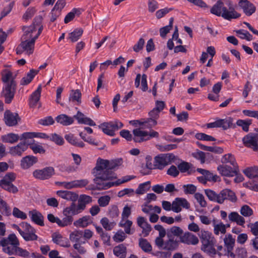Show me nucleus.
I'll list each match as a JSON object with an SVG mask.
<instances>
[{
	"mask_svg": "<svg viewBox=\"0 0 258 258\" xmlns=\"http://www.w3.org/2000/svg\"><path fill=\"white\" fill-rule=\"evenodd\" d=\"M214 228L213 232L216 235H219L220 234H225L226 232V225H225L221 221H218L214 220L212 222Z\"/></svg>",
	"mask_w": 258,
	"mask_h": 258,
	"instance_id": "a878e982",
	"label": "nucleus"
},
{
	"mask_svg": "<svg viewBox=\"0 0 258 258\" xmlns=\"http://www.w3.org/2000/svg\"><path fill=\"white\" fill-rule=\"evenodd\" d=\"M38 73V71L33 69L31 70L30 72L27 74V75L22 79L20 82V85L25 86L29 84Z\"/></svg>",
	"mask_w": 258,
	"mask_h": 258,
	"instance_id": "e433bc0d",
	"label": "nucleus"
},
{
	"mask_svg": "<svg viewBox=\"0 0 258 258\" xmlns=\"http://www.w3.org/2000/svg\"><path fill=\"white\" fill-rule=\"evenodd\" d=\"M16 174L14 172L7 173L3 178L0 180V187L4 189L13 194L18 191V188L13 184V182L16 179Z\"/></svg>",
	"mask_w": 258,
	"mask_h": 258,
	"instance_id": "423d86ee",
	"label": "nucleus"
},
{
	"mask_svg": "<svg viewBox=\"0 0 258 258\" xmlns=\"http://www.w3.org/2000/svg\"><path fill=\"white\" fill-rule=\"evenodd\" d=\"M56 194L62 199L73 202L76 201L78 198L76 193L68 190H58Z\"/></svg>",
	"mask_w": 258,
	"mask_h": 258,
	"instance_id": "cd10ccee",
	"label": "nucleus"
},
{
	"mask_svg": "<svg viewBox=\"0 0 258 258\" xmlns=\"http://www.w3.org/2000/svg\"><path fill=\"white\" fill-rule=\"evenodd\" d=\"M126 247L123 244L115 246L113 249V254L118 258H126Z\"/></svg>",
	"mask_w": 258,
	"mask_h": 258,
	"instance_id": "2f4dec72",
	"label": "nucleus"
},
{
	"mask_svg": "<svg viewBox=\"0 0 258 258\" xmlns=\"http://www.w3.org/2000/svg\"><path fill=\"white\" fill-rule=\"evenodd\" d=\"M243 173L250 178H258V166L247 168L243 171Z\"/></svg>",
	"mask_w": 258,
	"mask_h": 258,
	"instance_id": "79ce46f5",
	"label": "nucleus"
},
{
	"mask_svg": "<svg viewBox=\"0 0 258 258\" xmlns=\"http://www.w3.org/2000/svg\"><path fill=\"white\" fill-rule=\"evenodd\" d=\"M52 241L54 243L61 246L69 247L70 244L68 240L63 238L59 233H54L52 235Z\"/></svg>",
	"mask_w": 258,
	"mask_h": 258,
	"instance_id": "5701e85b",
	"label": "nucleus"
},
{
	"mask_svg": "<svg viewBox=\"0 0 258 258\" xmlns=\"http://www.w3.org/2000/svg\"><path fill=\"white\" fill-rule=\"evenodd\" d=\"M38 162V158L32 155H28L23 157L20 161V166L23 170L30 168Z\"/></svg>",
	"mask_w": 258,
	"mask_h": 258,
	"instance_id": "2eb2a0df",
	"label": "nucleus"
},
{
	"mask_svg": "<svg viewBox=\"0 0 258 258\" xmlns=\"http://www.w3.org/2000/svg\"><path fill=\"white\" fill-rule=\"evenodd\" d=\"M36 10L34 7L29 8L25 12L22 17L23 20L25 21H27L28 20L31 19L35 14Z\"/></svg>",
	"mask_w": 258,
	"mask_h": 258,
	"instance_id": "0e129e2a",
	"label": "nucleus"
},
{
	"mask_svg": "<svg viewBox=\"0 0 258 258\" xmlns=\"http://www.w3.org/2000/svg\"><path fill=\"white\" fill-rule=\"evenodd\" d=\"M80 213V211H77V206L74 203L68 207H67L63 210V214L64 215L71 216L77 215Z\"/></svg>",
	"mask_w": 258,
	"mask_h": 258,
	"instance_id": "49530a36",
	"label": "nucleus"
},
{
	"mask_svg": "<svg viewBox=\"0 0 258 258\" xmlns=\"http://www.w3.org/2000/svg\"><path fill=\"white\" fill-rule=\"evenodd\" d=\"M110 201V197L106 195L100 197L98 200V204L101 207H105L108 205Z\"/></svg>",
	"mask_w": 258,
	"mask_h": 258,
	"instance_id": "69168bd1",
	"label": "nucleus"
},
{
	"mask_svg": "<svg viewBox=\"0 0 258 258\" xmlns=\"http://www.w3.org/2000/svg\"><path fill=\"white\" fill-rule=\"evenodd\" d=\"M178 169L181 173L187 172L188 174H191L196 171L195 168L191 163L185 161H182L178 165Z\"/></svg>",
	"mask_w": 258,
	"mask_h": 258,
	"instance_id": "bb28decb",
	"label": "nucleus"
},
{
	"mask_svg": "<svg viewBox=\"0 0 258 258\" xmlns=\"http://www.w3.org/2000/svg\"><path fill=\"white\" fill-rule=\"evenodd\" d=\"M15 251L16 253L15 255H18L23 258H29L30 257V253L28 251L19 247V246L17 247Z\"/></svg>",
	"mask_w": 258,
	"mask_h": 258,
	"instance_id": "680f3d73",
	"label": "nucleus"
},
{
	"mask_svg": "<svg viewBox=\"0 0 258 258\" xmlns=\"http://www.w3.org/2000/svg\"><path fill=\"white\" fill-rule=\"evenodd\" d=\"M100 223L102 224L103 228L105 229L106 230H112L115 225V222H109V220L106 217H104L102 218L100 220Z\"/></svg>",
	"mask_w": 258,
	"mask_h": 258,
	"instance_id": "864d4df0",
	"label": "nucleus"
},
{
	"mask_svg": "<svg viewBox=\"0 0 258 258\" xmlns=\"http://www.w3.org/2000/svg\"><path fill=\"white\" fill-rule=\"evenodd\" d=\"M123 123L119 121L115 120L108 122H103L98 126L102 132L110 136H114L115 132L123 126Z\"/></svg>",
	"mask_w": 258,
	"mask_h": 258,
	"instance_id": "6e6552de",
	"label": "nucleus"
},
{
	"mask_svg": "<svg viewBox=\"0 0 258 258\" xmlns=\"http://www.w3.org/2000/svg\"><path fill=\"white\" fill-rule=\"evenodd\" d=\"M83 31L81 28H78L74 30L71 33H69V39L72 42L77 41L83 34Z\"/></svg>",
	"mask_w": 258,
	"mask_h": 258,
	"instance_id": "c03bdc74",
	"label": "nucleus"
},
{
	"mask_svg": "<svg viewBox=\"0 0 258 258\" xmlns=\"http://www.w3.org/2000/svg\"><path fill=\"white\" fill-rule=\"evenodd\" d=\"M38 122L40 124L48 126L53 124L54 122V120L51 116H48L39 119Z\"/></svg>",
	"mask_w": 258,
	"mask_h": 258,
	"instance_id": "338daca9",
	"label": "nucleus"
},
{
	"mask_svg": "<svg viewBox=\"0 0 258 258\" xmlns=\"http://www.w3.org/2000/svg\"><path fill=\"white\" fill-rule=\"evenodd\" d=\"M18 119H20V118L17 113H13L8 110L5 111L4 120L7 125L13 126L17 125Z\"/></svg>",
	"mask_w": 258,
	"mask_h": 258,
	"instance_id": "dca6fc26",
	"label": "nucleus"
},
{
	"mask_svg": "<svg viewBox=\"0 0 258 258\" xmlns=\"http://www.w3.org/2000/svg\"><path fill=\"white\" fill-rule=\"evenodd\" d=\"M56 120L58 123H59L64 126H68L72 124L74 121L73 117L69 116L64 114L58 115L56 117Z\"/></svg>",
	"mask_w": 258,
	"mask_h": 258,
	"instance_id": "473e14b6",
	"label": "nucleus"
},
{
	"mask_svg": "<svg viewBox=\"0 0 258 258\" xmlns=\"http://www.w3.org/2000/svg\"><path fill=\"white\" fill-rule=\"evenodd\" d=\"M20 136L18 134L9 133L2 137V141L5 143L13 144L20 139Z\"/></svg>",
	"mask_w": 258,
	"mask_h": 258,
	"instance_id": "a19ab883",
	"label": "nucleus"
},
{
	"mask_svg": "<svg viewBox=\"0 0 258 258\" xmlns=\"http://www.w3.org/2000/svg\"><path fill=\"white\" fill-rule=\"evenodd\" d=\"M172 211L179 213L182 210V208L188 209L190 204L186 199L182 198H176L172 203Z\"/></svg>",
	"mask_w": 258,
	"mask_h": 258,
	"instance_id": "ddd939ff",
	"label": "nucleus"
},
{
	"mask_svg": "<svg viewBox=\"0 0 258 258\" xmlns=\"http://www.w3.org/2000/svg\"><path fill=\"white\" fill-rule=\"evenodd\" d=\"M54 168L51 166L45 167L42 169H36L33 172V176L36 179L46 180L50 178L54 174Z\"/></svg>",
	"mask_w": 258,
	"mask_h": 258,
	"instance_id": "9d476101",
	"label": "nucleus"
},
{
	"mask_svg": "<svg viewBox=\"0 0 258 258\" xmlns=\"http://www.w3.org/2000/svg\"><path fill=\"white\" fill-rule=\"evenodd\" d=\"M134 135L133 140L136 143H141L147 141L148 132L143 131L140 128L134 129L133 131Z\"/></svg>",
	"mask_w": 258,
	"mask_h": 258,
	"instance_id": "6ab92c4d",
	"label": "nucleus"
},
{
	"mask_svg": "<svg viewBox=\"0 0 258 258\" xmlns=\"http://www.w3.org/2000/svg\"><path fill=\"white\" fill-rule=\"evenodd\" d=\"M134 121L138 122L140 125L142 126L144 128H151L156 125L157 124V120L154 118H148L146 119H142L140 120H137Z\"/></svg>",
	"mask_w": 258,
	"mask_h": 258,
	"instance_id": "72a5a7b5",
	"label": "nucleus"
},
{
	"mask_svg": "<svg viewBox=\"0 0 258 258\" xmlns=\"http://www.w3.org/2000/svg\"><path fill=\"white\" fill-rule=\"evenodd\" d=\"M74 119L77 120L78 122L80 124H84L90 126L96 125L95 122L91 118L86 117L85 115L80 111H78L77 113L74 116Z\"/></svg>",
	"mask_w": 258,
	"mask_h": 258,
	"instance_id": "412c9836",
	"label": "nucleus"
},
{
	"mask_svg": "<svg viewBox=\"0 0 258 258\" xmlns=\"http://www.w3.org/2000/svg\"><path fill=\"white\" fill-rule=\"evenodd\" d=\"M242 140L245 146L252 148L254 151L258 150V134H249Z\"/></svg>",
	"mask_w": 258,
	"mask_h": 258,
	"instance_id": "f8f14e48",
	"label": "nucleus"
},
{
	"mask_svg": "<svg viewBox=\"0 0 258 258\" xmlns=\"http://www.w3.org/2000/svg\"><path fill=\"white\" fill-rule=\"evenodd\" d=\"M151 182L150 181H146L139 185L137 189L136 192L138 195H143L150 189Z\"/></svg>",
	"mask_w": 258,
	"mask_h": 258,
	"instance_id": "09e8293b",
	"label": "nucleus"
},
{
	"mask_svg": "<svg viewBox=\"0 0 258 258\" xmlns=\"http://www.w3.org/2000/svg\"><path fill=\"white\" fill-rule=\"evenodd\" d=\"M229 220L238 225L243 226L245 222L244 218L236 212H232L228 215Z\"/></svg>",
	"mask_w": 258,
	"mask_h": 258,
	"instance_id": "c85d7f7f",
	"label": "nucleus"
},
{
	"mask_svg": "<svg viewBox=\"0 0 258 258\" xmlns=\"http://www.w3.org/2000/svg\"><path fill=\"white\" fill-rule=\"evenodd\" d=\"M93 222L92 218L87 215L79 218L74 222V225L77 227L85 228Z\"/></svg>",
	"mask_w": 258,
	"mask_h": 258,
	"instance_id": "393cba45",
	"label": "nucleus"
},
{
	"mask_svg": "<svg viewBox=\"0 0 258 258\" xmlns=\"http://www.w3.org/2000/svg\"><path fill=\"white\" fill-rule=\"evenodd\" d=\"M81 14V10L79 9L74 8L71 12L69 13L64 18V22L66 24L68 23L73 20L75 15L79 16Z\"/></svg>",
	"mask_w": 258,
	"mask_h": 258,
	"instance_id": "8fccbe9b",
	"label": "nucleus"
},
{
	"mask_svg": "<svg viewBox=\"0 0 258 258\" xmlns=\"http://www.w3.org/2000/svg\"><path fill=\"white\" fill-rule=\"evenodd\" d=\"M217 170L222 176L232 177L239 172V168L230 167L227 165H220L218 166Z\"/></svg>",
	"mask_w": 258,
	"mask_h": 258,
	"instance_id": "4468645a",
	"label": "nucleus"
},
{
	"mask_svg": "<svg viewBox=\"0 0 258 258\" xmlns=\"http://www.w3.org/2000/svg\"><path fill=\"white\" fill-rule=\"evenodd\" d=\"M13 216L17 218H20L22 220H25L27 219V215L20 210L18 208L15 207L13 210Z\"/></svg>",
	"mask_w": 258,
	"mask_h": 258,
	"instance_id": "774afa93",
	"label": "nucleus"
},
{
	"mask_svg": "<svg viewBox=\"0 0 258 258\" xmlns=\"http://www.w3.org/2000/svg\"><path fill=\"white\" fill-rule=\"evenodd\" d=\"M139 244V246L144 252H149L152 250V247L151 245L146 239L140 238Z\"/></svg>",
	"mask_w": 258,
	"mask_h": 258,
	"instance_id": "de8ad7c7",
	"label": "nucleus"
},
{
	"mask_svg": "<svg viewBox=\"0 0 258 258\" xmlns=\"http://www.w3.org/2000/svg\"><path fill=\"white\" fill-rule=\"evenodd\" d=\"M26 150L25 144L20 142L17 146L10 148L9 153L13 156H21Z\"/></svg>",
	"mask_w": 258,
	"mask_h": 258,
	"instance_id": "b1692460",
	"label": "nucleus"
},
{
	"mask_svg": "<svg viewBox=\"0 0 258 258\" xmlns=\"http://www.w3.org/2000/svg\"><path fill=\"white\" fill-rule=\"evenodd\" d=\"M223 241L227 251H232L235 243V239L232 235L230 233L226 234L223 238Z\"/></svg>",
	"mask_w": 258,
	"mask_h": 258,
	"instance_id": "4be33fe9",
	"label": "nucleus"
},
{
	"mask_svg": "<svg viewBox=\"0 0 258 258\" xmlns=\"http://www.w3.org/2000/svg\"><path fill=\"white\" fill-rule=\"evenodd\" d=\"M81 93L78 89L72 90L69 97L70 101H76L79 104L81 103Z\"/></svg>",
	"mask_w": 258,
	"mask_h": 258,
	"instance_id": "603ef678",
	"label": "nucleus"
},
{
	"mask_svg": "<svg viewBox=\"0 0 258 258\" xmlns=\"http://www.w3.org/2000/svg\"><path fill=\"white\" fill-rule=\"evenodd\" d=\"M201 242V250L211 256H214L217 251L214 247L216 240L212 233L208 231L202 230L199 235Z\"/></svg>",
	"mask_w": 258,
	"mask_h": 258,
	"instance_id": "20e7f679",
	"label": "nucleus"
},
{
	"mask_svg": "<svg viewBox=\"0 0 258 258\" xmlns=\"http://www.w3.org/2000/svg\"><path fill=\"white\" fill-rule=\"evenodd\" d=\"M135 178V176L134 175H126L122 177L121 178L117 179L115 182H110L109 181V180H106L107 183L112 184L113 186H117L119 185L122 183L126 182L128 181H130L131 180L134 179Z\"/></svg>",
	"mask_w": 258,
	"mask_h": 258,
	"instance_id": "3c124183",
	"label": "nucleus"
},
{
	"mask_svg": "<svg viewBox=\"0 0 258 258\" xmlns=\"http://www.w3.org/2000/svg\"><path fill=\"white\" fill-rule=\"evenodd\" d=\"M240 214L244 217H250L253 215V210L248 205L242 206L240 210Z\"/></svg>",
	"mask_w": 258,
	"mask_h": 258,
	"instance_id": "bf43d9fd",
	"label": "nucleus"
},
{
	"mask_svg": "<svg viewBox=\"0 0 258 258\" xmlns=\"http://www.w3.org/2000/svg\"><path fill=\"white\" fill-rule=\"evenodd\" d=\"M49 139L58 145H62L64 143L63 138L55 133L52 134L50 136H49Z\"/></svg>",
	"mask_w": 258,
	"mask_h": 258,
	"instance_id": "052dcab7",
	"label": "nucleus"
},
{
	"mask_svg": "<svg viewBox=\"0 0 258 258\" xmlns=\"http://www.w3.org/2000/svg\"><path fill=\"white\" fill-rule=\"evenodd\" d=\"M228 8L221 1H218L214 5L210 10V12L219 17H222L225 20H231L233 19H237L240 16V14L237 13L232 7L231 2L227 4Z\"/></svg>",
	"mask_w": 258,
	"mask_h": 258,
	"instance_id": "7ed1b4c3",
	"label": "nucleus"
},
{
	"mask_svg": "<svg viewBox=\"0 0 258 258\" xmlns=\"http://www.w3.org/2000/svg\"><path fill=\"white\" fill-rule=\"evenodd\" d=\"M133 225L132 221L128 219H121L119 223V226L124 229L125 233L128 234H132L131 232V227Z\"/></svg>",
	"mask_w": 258,
	"mask_h": 258,
	"instance_id": "a18cd8bd",
	"label": "nucleus"
},
{
	"mask_svg": "<svg viewBox=\"0 0 258 258\" xmlns=\"http://www.w3.org/2000/svg\"><path fill=\"white\" fill-rule=\"evenodd\" d=\"M29 216L31 220L39 226H44V217L42 214L36 210H33L29 212Z\"/></svg>",
	"mask_w": 258,
	"mask_h": 258,
	"instance_id": "aec40b11",
	"label": "nucleus"
},
{
	"mask_svg": "<svg viewBox=\"0 0 258 258\" xmlns=\"http://www.w3.org/2000/svg\"><path fill=\"white\" fill-rule=\"evenodd\" d=\"M205 194L210 201L218 203V194L210 189H205Z\"/></svg>",
	"mask_w": 258,
	"mask_h": 258,
	"instance_id": "5fc2aeb1",
	"label": "nucleus"
},
{
	"mask_svg": "<svg viewBox=\"0 0 258 258\" xmlns=\"http://www.w3.org/2000/svg\"><path fill=\"white\" fill-rule=\"evenodd\" d=\"M126 237L125 233L122 230L118 231L113 236V240L116 242H122Z\"/></svg>",
	"mask_w": 258,
	"mask_h": 258,
	"instance_id": "e2e57ef3",
	"label": "nucleus"
},
{
	"mask_svg": "<svg viewBox=\"0 0 258 258\" xmlns=\"http://www.w3.org/2000/svg\"><path fill=\"white\" fill-rule=\"evenodd\" d=\"M64 138L70 144L74 146L80 148H83L85 146V144L72 134L66 135Z\"/></svg>",
	"mask_w": 258,
	"mask_h": 258,
	"instance_id": "7c9ffc66",
	"label": "nucleus"
},
{
	"mask_svg": "<svg viewBox=\"0 0 258 258\" xmlns=\"http://www.w3.org/2000/svg\"><path fill=\"white\" fill-rule=\"evenodd\" d=\"M39 138L42 139H49V136L45 133H34V132H26L21 135V139L27 138Z\"/></svg>",
	"mask_w": 258,
	"mask_h": 258,
	"instance_id": "4c0bfd02",
	"label": "nucleus"
},
{
	"mask_svg": "<svg viewBox=\"0 0 258 258\" xmlns=\"http://www.w3.org/2000/svg\"><path fill=\"white\" fill-rule=\"evenodd\" d=\"M22 30L24 32L23 35L21 37V39H31L33 36V33L35 32L36 28L34 26H23Z\"/></svg>",
	"mask_w": 258,
	"mask_h": 258,
	"instance_id": "c9c22d12",
	"label": "nucleus"
},
{
	"mask_svg": "<svg viewBox=\"0 0 258 258\" xmlns=\"http://www.w3.org/2000/svg\"><path fill=\"white\" fill-rule=\"evenodd\" d=\"M41 92V86L40 85L31 95L29 99V105L30 107H35L40 100Z\"/></svg>",
	"mask_w": 258,
	"mask_h": 258,
	"instance_id": "c756f323",
	"label": "nucleus"
},
{
	"mask_svg": "<svg viewBox=\"0 0 258 258\" xmlns=\"http://www.w3.org/2000/svg\"><path fill=\"white\" fill-rule=\"evenodd\" d=\"M12 227L17 230L26 241L37 240L38 239L36 230L27 222H21L19 225L14 224Z\"/></svg>",
	"mask_w": 258,
	"mask_h": 258,
	"instance_id": "39448f33",
	"label": "nucleus"
},
{
	"mask_svg": "<svg viewBox=\"0 0 258 258\" xmlns=\"http://www.w3.org/2000/svg\"><path fill=\"white\" fill-rule=\"evenodd\" d=\"M183 231L181 228L178 226H173L167 231V235L168 237H171L172 235L180 237Z\"/></svg>",
	"mask_w": 258,
	"mask_h": 258,
	"instance_id": "37998d69",
	"label": "nucleus"
},
{
	"mask_svg": "<svg viewBox=\"0 0 258 258\" xmlns=\"http://www.w3.org/2000/svg\"><path fill=\"white\" fill-rule=\"evenodd\" d=\"M2 81L4 83L2 96L5 98L6 103H10L14 97L16 91L17 83L15 79L16 75L8 69L4 70L2 73Z\"/></svg>",
	"mask_w": 258,
	"mask_h": 258,
	"instance_id": "f03ea898",
	"label": "nucleus"
},
{
	"mask_svg": "<svg viewBox=\"0 0 258 258\" xmlns=\"http://www.w3.org/2000/svg\"><path fill=\"white\" fill-rule=\"evenodd\" d=\"M251 123V120L248 119L246 120L238 119L236 122L237 125L241 126L242 130L245 132H248L249 126Z\"/></svg>",
	"mask_w": 258,
	"mask_h": 258,
	"instance_id": "4d7b16f0",
	"label": "nucleus"
},
{
	"mask_svg": "<svg viewBox=\"0 0 258 258\" xmlns=\"http://www.w3.org/2000/svg\"><path fill=\"white\" fill-rule=\"evenodd\" d=\"M179 240L181 243L187 245H196L199 242L198 238L189 232L183 233L182 235L180 236Z\"/></svg>",
	"mask_w": 258,
	"mask_h": 258,
	"instance_id": "f3484780",
	"label": "nucleus"
},
{
	"mask_svg": "<svg viewBox=\"0 0 258 258\" xmlns=\"http://www.w3.org/2000/svg\"><path fill=\"white\" fill-rule=\"evenodd\" d=\"M121 158L108 160L99 158L92 173L95 177L93 179L97 188L99 189H107L112 186V184L107 183L113 177V173L110 170L118 169L122 164Z\"/></svg>",
	"mask_w": 258,
	"mask_h": 258,
	"instance_id": "f257e3e1",
	"label": "nucleus"
},
{
	"mask_svg": "<svg viewBox=\"0 0 258 258\" xmlns=\"http://www.w3.org/2000/svg\"><path fill=\"white\" fill-rule=\"evenodd\" d=\"M238 36L241 39L248 41L252 40V36L246 30H238L236 31Z\"/></svg>",
	"mask_w": 258,
	"mask_h": 258,
	"instance_id": "13d9d810",
	"label": "nucleus"
},
{
	"mask_svg": "<svg viewBox=\"0 0 258 258\" xmlns=\"http://www.w3.org/2000/svg\"><path fill=\"white\" fill-rule=\"evenodd\" d=\"M232 124V119L230 117L218 119L215 121L206 124L207 128L222 127L224 130L229 128Z\"/></svg>",
	"mask_w": 258,
	"mask_h": 258,
	"instance_id": "9b49d317",
	"label": "nucleus"
},
{
	"mask_svg": "<svg viewBox=\"0 0 258 258\" xmlns=\"http://www.w3.org/2000/svg\"><path fill=\"white\" fill-rule=\"evenodd\" d=\"M176 157L171 153L160 154L154 158V168L162 170L167 165L174 161Z\"/></svg>",
	"mask_w": 258,
	"mask_h": 258,
	"instance_id": "0eeeda50",
	"label": "nucleus"
},
{
	"mask_svg": "<svg viewBox=\"0 0 258 258\" xmlns=\"http://www.w3.org/2000/svg\"><path fill=\"white\" fill-rule=\"evenodd\" d=\"M21 42L16 48V53L21 54L24 52L29 55L33 52L36 40L33 38L31 39H21Z\"/></svg>",
	"mask_w": 258,
	"mask_h": 258,
	"instance_id": "1a4fd4ad",
	"label": "nucleus"
},
{
	"mask_svg": "<svg viewBox=\"0 0 258 258\" xmlns=\"http://www.w3.org/2000/svg\"><path fill=\"white\" fill-rule=\"evenodd\" d=\"M178 246V241L174 240L173 238L169 237V239L164 242V246L163 249L167 250L168 251L175 250Z\"/></svg>",
	"mask_w": 258,
	"mask_h": 258,
	"instance_id": "ea45409f",
	"label": "nucleus"
},
{
	"mask_svg": "<svg viewBox=\"0 0 258 258\" xmlns=\"http://www.w3.org/2000/svg\"><path fill=\"white\" fill-rule=\"evenodd\" d=\"M173 18H171L169 20V25L160 28V34L162 37L164 38L166 34L171 29L173 25Z\"/></svg>",
	"mask_w": 258,
	"mask_h": 258,
	"instance_id": "6e6d98bb",
	"label": "nucleus"
},
{
	"mask_svg": "<svg viewBox=\"0 0 258 258\" xmlns=\"http://www.w3.org/2000/svg\"><path fill=\"white\" fill-rule=\"evenodd\" d=\"M221 162L223 164L229 163L234 168H238V166L236 162L234 156L231 154H225L221 159Z\"/></svg>",
	"mask_w": 258,
	"mask_h": 258,
	"instance_id": "58836bf2",
	"label": "nucleus"
},
{
	"mask_svg": "<svg viewBox=\"0 0 258 258\" xmlns=\"http://www.w3.org/2000/svg\"><path fill=\"white\" fill-rule=\"evenodd\" d=\"M238 4L246 16H251L255 11L253 4L247 0H240Z\"/></svg>",
	"mask_w": 258,
	"mask_h": 258,
	"instance_id": "a211bd4d",
	"label": "nucleus"
},
{
	"mask_svg": "<svg viewBox=\"0 0 258 258\" xmlns=\"http://www.w3.org/2000/svg\"><path fill=\"white\" fill-rule=\"evenodd\" d=\"M83 232L81 230H75L70 234V239L72 242L86 243V241L82 238Z\"/></svg>",
	"mask_w": 258,
	"mask_h": 258,
	"instance_id": "f704fd0d",
	"label": "nucleus"
}]
</instances>
